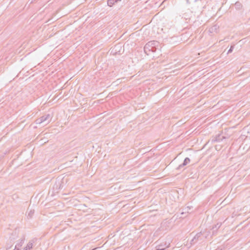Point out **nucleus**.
Here are the masks:
<instances>
[{
  "mask_svg": "<svg viewBox=\"0 0 250 250\" xmlns=\"http://www.w3.org/2000/svg\"><path fill=\"white\" fill-rule=\"evenodd\" d=\"M159 45L160 43L156 41L148 42L144 46V52L146 54L149 55L150 54V52H155L158 49Z\"/></svg>",
  "mask_w": 250,
  "mask_h": 250,
  "instance_id": "nucleus-1",
  "label": "nucleus"
},
{
  "mask_svg": "<svg viewBox=\"0 0 250 250\" xmlns=\"http://www.w3.org/2000/svg\"><path fill=\"white\" fill-rule=\"evenodd\" d=\"M52 119V116L49 114H45L40 118L37 119L35 121L36 124H42L44 125L49 124Z\"/></svg>",
  "mask_w": 250,
  "mask_h": 250,
  "instance_id": "nucleus-2",
  "label": "nucleus"
},
{
  "mask_svg": "<svg viewBox=\"0 0 250 250\" xmlns=\"http://www.w3.org/2000/svg\"><path fill=\"white\" fill-rule=\"evenodd\" d=\"M227 137L224 136H222L221 134H218L215 136H213L212 137L211 139V142L212 143H214L215 142H220L222 141L224 139H226Z\"/></svg>",
  "mask_w": 250,
  "mask_h": 250,
  "instance_id": "nucleus-3",
  "label": "nucleus"
},
{
  "mask_svg": "<svg viewBox=\"0 0 250 250\" xmlns=\"http://www.w3.org/2000/svg\"><path fill=\"white\" fill-rule=\"evenodd\" d=\"M170 246L169 243L166 242H163L156 247V250H165L166 248H168Z\"/></svg>",
  "mask_w": 250,
  "mask_h": 250,
  "instance_id": "nucleus-4",
  "label": "nucleus"
},
{
  "mask_svg": "<svg viewBox=\"0 0 250 250\" xmlns=\"http://www.w3.org/2000/svg\"><path fill=\"white\" fill-rule=\"evenodd\" d=\"M24 238L21 239L20 240V241L16 245L14 250H20L21 247L22 246V244L24 243Z\"/></svg>",
  "mask_w": 250,
  "mask_h": 250,
  "instance_id": "nucleus-5",
  "label": "nucleus"
},
{
  "mask_svg": "<svg viewBox=\"0 0 250 250\" xmlns=\"http://www.w3.org/2000/svg\"><path fill=\"white\" fill-rule=\"evenodd\" d=\"M201 232L197 233L195 235V236L191 240V241H190L191 244L193 245L195 243H196L197 242V240H198L199 238L201 236Z\"/></svg>",
  "mask_w": 250,
  "mask_h": 250,
  "instance_id": "nucleus-6",
  "label": "nucleus"
},
{
  "mask_svg": "<svg viewBox=\"0 0 250 250\" xmlns=\"http://www.w3.org/2000/svg\"><path fill=\"white\" fill-rule=\"evenodd\" d=\"M190 162V159L188 157H187L185 159L183 163L182 164H181L179 166L177 169H180L181 168L184 167V166H186L188 163H189Z\"/></svg>",
  "mask_w": 250,
  "mask_h": 250,
  "instance_id": "nucleus-7",
  "label": "nucleus"
},
{
  "mask_svg": "<svg viewBox=\"0 0 250 250\" xmlns=\"http://www.w3.org/2000/svg\"><path fill=\"white\" fill-rule=\"evenodd\" d=\"M34 212V209L28 208L27 210V217L29 218H32Z\"/></svg>",
  "mask_w": 250,
  "mask_h": 250,
  "instance_id": "nucleus-8",
  "label": "nucleus"
},
{
  "mask_svg": "<svg viewBox=\"0 0 250 250\" xmlns=\"http://www.w3.org/2000/svg\"><path fill=\"white\" fill-rule=\"evenodd\" d=\"M221 225V223H218L216 225H215L214 227H212V229H213V234L214 233V231H217L218 229L220 228Z\"/></svg>",
  "mask_w": 250,
  "mask_h": 250,
  "instance_id": "nucleus-9",
  "label": "nucleus"
},
{
  "mask_svg": "<svg viewBox=\"0 0 250 250\" xmlns=\"http://www.w3.org/2000/svg\"><path fill=\"white\" fill-rule=\"evenodd\" d=\"M33 247V243L30 241L27 246L24 248L23 250H30Z\"/></svg>",
  "mask_w": 250,
  "mask_h": 250,
  "instance_id": "nucleus-10",
  "label": "nucleus"
},
{
  "mask_svg": "<svg viewBox=\"0 0 250 250\" xmlns=\"http://www.w3.org/2000/svg\"><path fill=\"white\" fill-rule=\"evenodd\" d=\"M108 6L111 7L115 4L114 0H108L107 1Z\"/></svg>",
  "mask_w": 250,
  "mask_h": 250,
  "instance_id": "nucleus-11",
  "label": "nucleus"
},
{
  "mask_svg": "<svg viewBox=\"0 0 250 250\" xmlns=\"http://www.w3.org/2000/svg\"><path fill=\"white\" fill-rule=\"evenodd\" d=\"M190 209V207H186V208H185V212H184V211L182 212L181 213V215H184V214L185 213H186V212L188 213L189 210Z\"/></svg>",
  "mask_w": 250,
  "mask_h": 250,
  "instance_id": "nucleus-12",
  "label": "nucleus"
},
{
  "mask_svg": "<svg viewBox=\"0 0 250 250\" xmlns=\"http://www.w3.org/2000/svg\"><path fill=\"white\" fill-rule=\"evenodd\" d=\"M234 48V45H231L230 48L228 51L227 54H229L231 53L233 51Z\"/></svg>",
  "mask_w": 250,
  "mask_h": 250,
  "instance_id": "nucleus-13",
  "label": "nucleus"
},
{
  "mask_svg": "<svg viewBox=\"0 0 250 250\" xmlns=\"http://www.w3.org/2000/svg\"><path fill=\"white\" fill-rule=\"evenodd\" d=\"M114 1H115V3H117L119 1V0H114Z\"/></svg>",
  "mask_w": 250,
  "mask_h": 250,
  "instance_id": "nucleus-14",
  "label": "nucleus"
},
{
  "mask_svg": "<svg viewBox=\"0 0 250 250\" xmlns=\"http://www.w3.org/2000/svg\"><path fill=\"white\" fill-rule=\"evenodd\" d=\"M215 250H222V249H221L218 248V249H216Z\"/></svg>",
  "mask_w": 250,
  "mask_h": 250,
  "instance_id": "nucleus-15",
  "label": "nucleus"
},
{
  "mask_svg": "<svg viewBox=\"0 0 250 250\" xmlns=\"http://www.w3.org/2000/svg\"><path fill=\"white\" fill-rule=\"evenodd\" d=\"M238 4H239V3H238V2H236V3H235V5H236V6H237V5H238Z\"/></svg>",
  "mask_w": 250,
  "mask_h": 250,
  "instance_id": "nucleus-16",
  "label": "nucleus"
},
{
  "mask_svg": "<svg viewBox=\"0 0 250 250\" xmlns=\"http://www.w3.org/2000/svg\"><path fill=\"white\" fill-rule=\"evenodd\" d=\"M95 250V249H93V250Z\"/></svg>",
  "mask_w": 250,
  "mask_h": 250,
  "instance_id": "nucleus-17",
  "label": "nucleus"
}]
</instances>
